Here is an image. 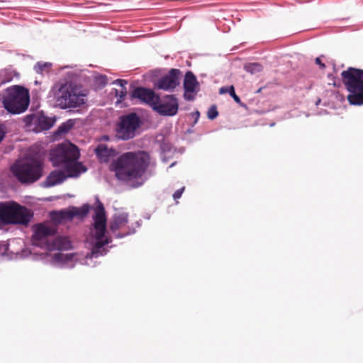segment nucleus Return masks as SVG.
Returning a JSON list of instances; mask_svg holds the SVG:
<instances>
[{"label": "nucleus", "mask_w": 363, "mask_h": 363, "mask_svg": "<svg viewBox=\"0 0 363 363\" xmlns=\"http://www.w3.org/2000/svg\"><path fill=\"white\" fill-rule=\"evenodd\" d=\"M150 162V155L145 151L128 152L119 156L111 167L118 179L130 182L141 179Z\"/></svg>", "instance_id": "1"}, {"label": "nucleus", "mask_w": 363, "mask_h": 363, "mask_svg": "<svg viewBox=\"0 0 363 363\" xmlns=\"http://www.w3.org/2000/svg\"><path fill=\"white\" fill-rule=\"evenodd\" d=\"M94 207V229L93 236L96 242L91 250V252L86 257V259L98 257L105 255L107 250L104 248L106 245L111 242V238L106 235V216L104 204L101 202L99 197H96Z\"/></svg>", "instance_id": "2"}, {"label": "nucleus", "mask_w": 363, "mask_h": 363, "mask_svg": "<svg viewBox=\"0 0 363 363\" xmlns=\"http://www.w3.org/2000/svg\"><path fill=\"white\" fill-rule=\"evenodd\" d=\"M51 91L56 106L62 109L77 108L86 101V94L72 83L57 84Z\"/></svg>", "instance_id": "3"}, {"label": "nucleus", "mask_w": 363, "mask_h": 363, "mask_svg": "<svg viewBox=\"0 0 363 363\" xmlns=\"http://www.w3.org/2000/svg\"><path fill=\"white\" fill-rule=\"evenodd\" d=\"M54 233L55 231L51 228L43 223L38 224L32 236V243L36 247L49 251L66 250L71 248L72 244L67 237L59 236L51 239L50 237Z\"/></svg>", "instance_id": "4"}, {"label": "nucleus", "mask_w": 363, "mask_h": 363, "mask_svg": "<svg viewBox=\"0 0 363 363\" xmlns=\"http://www.w3.org/2000/svg\"><path fill=\"white\" fill-rule=\"evenodd\" d=\"M4 108L11 114H21L25 112L30 104L28 89L14 85L6 88L2 97Z\"/></svg>", "instance_id": "5"}, {"label": "nucleus", "mask_w": 363, "mask_h": 363, "mask_svg": "<svg viewBox=\"0 0 363 363\" xmlns=\"http://www.w3.org/2000/svg\"><path fill=\"white\" fill-rule=\"evenodd\" d=\"M342 82L349 91L347 100L351 105H363V70L349 67L341 73Z\"/></svg>", "instance_id": "6"}, {"label": "nucleus", "mask_w": 363, "mask_h": 363, "mask_svg": "<svg viewBox=\"0 0 363 363\" xmlns=\"http://www.w3.org/2000/svg\"><path fill=\"white\" fill-rule=\"evenodd\" d=\"M43 164L40 160L30 157L20 163H15L11 169L13 175L21 183H33L43 174Z\"/></svg>", "instance_id": "7"}, {"label": "nucleus", "mask_w": 363, "mask_h": 363, "mask_svg": "<svg viewBox=\"0 0 363 363\" xmlns=\"http://www.w3.org/2000/svg\"><path fill=\"white\" fill-rule=\"evenodd\" d=\"M79 149L71 143L58 144L50 151V160L54 167H62L69 161L78 160Z\"/></svg>", "instance_id": "8"}, {"label": "nucleus", "mask_w": 363, "mask_h": 363, "mask_svg": "<svg viewBox=\"0 0 363 363\" xmlns=\"http://www.w3.org/2000/svg\"><path fill=\"white\" fill-rule=\"evenodd\" d=\"M4 224L27 225L33 216L30 210L16 202H4Z\"/></svg>", "instance_id": "9"}, {"label": "nucleus", "mask_w": 363, "mask_h": 363, "mask_svg": "<svg viewBox=\"0 0 363 363\" xmlns=\"http://www.w3.org/2000/svg\"><path fill=\"white\" fill-rule=\"evenodd\" d=\"M142 121L136 113L132 112L120 117L116 126V137L122 140H128L136 135Z\"/></svg>", "instance_id": "10"}, {"label": "nucleus", "mask_w": 363, "mask_h": 363, "mask_svg": "<svg viewBox=\"0 0 363 363\" xmlns=\"http://www.w3.org/2000/svg\"><path fill=\"white\" fill-rule=\"evenodd\" d=\"M160 116H174L179 110V101L174 95L159 96V99L155 104L152 108Z\"/></svg>", "instance_id": "11"}, {"label": "nucleus", "mask_w": 363, "mask_h": 363, "mask_svg": "<svg viewBox=\"0 0 363 363\" xmlns=\"http://www.w3.org/2000/svg\"><path fill=\"white\" fill-rule=\"evenodd\" d=\"M128 223V213H116L113 216L112 220L110 223L109 228L110 230L115 234V237L116 238H123L127 235H131L135 233V230L133 228H130V226H128V230L124 233H116V231L122 229Z\"/></svg>", "instance_id": "12"}, {"label": "nucleus", "mask_w": 363, "mask_h": 363, "mask_svg": "<svg viewBox=\"0 0 363 363\" xmlns=\"http://www.w3.org/2000/svg\"><path fill=\"white\" fill-rule=\"evenodd\" d=\"M181 71L177 69H172L168 74L161 77L157 83L159 89L170 91L174 89L179 84Z\"/></svg>", "instance_id": "13"}, {"label": "nucleus", "mask_w": 363, "mask_h": 363, "mask_svg": "<svg viewBox=\"0 0 363 363\" xmlns=\"http://www.w3.org/2000/svg\"><path fill=\"white\" fill-rule=\"evenodd\" d=\"M131 97L138 99L141 104H147L152 108L159 99V95L156 94L152 89L140 86L134 89L131 92Z\"/></svg>", "instance_id": "14"}, {"label": "nucleus", "mask_w": 363, "mask_h": 363, "mask_svg": "<svg viewBox=\"0 0 363 363\" xmlns=\"http://www.w3.org/2000/svg\"><path fill=\"white\" fill-rule=\"evenodd\" d=\"M98 160L101 163H107L118 155V151L113 147H108L106 145L100 143L94 150Z\"/></svg>", "instance_id": "15"}, {"label": "nucleus", "mask_w": 363, "mask_h": 363, "mask_svg": "<svg viewBox=\"0 0 363 363\" xmlns=\"http://www.w3.org/2000/svg\"><path fill=\"white\" fill-rule=\"evenodd\" d=\"M74 254H64L62 252L55 253L52 258V263L57 267L62 268H73L74 263Z\"/></svg>", "instance_id": "16"}, {"label": "nucleus", "mask_w": 363, "mask_h": 363, "mask_svg": "<svg viewBox=\"0 0 363 363\" xmlns=\"http://www.w3.org/2000/svg\"><path fill=\"white\" fill-rule=\"evenodd\" d=\"M67 179L66 173L63 170L55 169L52 171L43 182L42 186L50 188L63 183Z\"/></svg>", "instance_id": "17"}, {"label": "nucleus", "mask_w": 363, "mask_h": 363, "mask_svg": "<svg viewBox=\"0 0 363 363\" xmlns=\"http://www.w3.org/2000/svg\"><path fill=\"white\" fill-rule=\"evenodd\" d=\"M65 168L64 172L66 173L67 178H77L79 177L82 173L86 171V168L78 160L69 161L62 166Z\"/></svg>", "instance_id": "18"}, {"label": "nucleus", "mask_w": 363, "mask_h": 363, "mask_svg": "<svg viewBox=\"0 0 363 363\" xmlns=\"http://www.w3.org/2000/svg\"><path fill=\"white\" fill-rule=\"evenodd\" d=\"M55 121L51 118L45 116L43 113L36 114L35 125L37 131L48 130L51 128Z\"/></svg>", "instance_id": "19"}, {"label": "nucleus", "mask_w": 363, "mask_h": 363, "mask_svg": "<svg viewBox=\"0 0 363 363\" xmlns=\"http://www.w3.org/2000/svg\"><path fill=\"white\" fill-rule=\"evenodd\" d=\"M199 84L196 76L189 71L186 73L184 79V89L186 92H197Z\"/></svg>", "instance_id": "20"}, {"label": "nucleus", "mask_w": 363, "mask_h": 363, "mask_svg": "<svg viewBox=\"0 0 363 363\" xmlns=\"http://www.w3.org/2000/svg\"><path fill=\"white\" fill-rule=\"evenodd\" d=\"M51 218L53 221L62 223L66 221L72 220L74 218V214L70 209L62 210L60 211H52L50 213Z\"/></svg>", "instance_id": "21"}, {"label": "nucleus", "mask_w": 363, "mask_h": 363, "mask_svg": "<svg viewBox=\"0 0 363 363\" xmlns=\"http://www.w3.org/2000/svg\"><path fill=\"white\" fill-rule=\"evenodd\" d=\"M74 119H68L59 125L55 132V134L57 135H61L62 134L67 133L74 126Z\"/></svg>", "instance_id": "22"}, {"label": "nucleus", "mask_w": 363, "mask_h": 363, "mask_svg": "<svg viewBox=\"0 0 363 363\" xmlns=\"http://www.w3.org/2000/svg\"><path fill=\"white\" fill-rule=\"evenodd\" d=\"M52 66V65L50 62H38L34 66V70L38 74H43L48 73Z\"/></svg>", "instance_id": "23"}, {"label": "nucleus", "mask_w": 363, "mask_h": 363, "mask_svg": "<svg viewBox=\"0 0 363 363\" xmlns=\"http://www.w3.org/2000/svg\"><path fill=\"white\" fill-rule=\"evenodd\" d=\"M225 93H228L231 94V97L234 99V101L240 105H242L241 100L240 97L235 94V89L233 86H222L219 89V94H223Z\"/></svg>", "instance_id": "24"}, {"label": "nucleus", "mask_w": 363, "mask_h": 363, "mask_svg": "<svg viewBox=\"0 0 363 363\" xmlns=\"http://www.w3.org/2000/svg\"><path fill=\"white\" fill-rule=\"evenodd\" d=\"M74 217L83 218L86 216L89 211V206L88 204H84L81 208L72 207L71 208Z\"/></svg>", "instance_id": "25"}, {"label": "nucleus", "mask_w": 363, "mask_h": 363, "mask_svg": "<svg viewBox=\"0 0 363 363\" xmlns=\"http://www.w3.org/2000/svg\"><path fill=\"white\" fill-rule=\"evenodd\" d=\"M160 150L162 152V155H161L162 160L164 162H167L168 160L165 155L171 154L173 152L172 147L169 143L163 142L160 144Z\"/></svg>", "instance_id": "26"}, {"label": "nucleus", "mask_w": 363, "mask_h": 363, "mask_svg": "<svg viewBox=\"0 0 363 363\" xmlns=\"http://www.w3.org/2000/svg\"><path fill=\"white\" fill-rule=\"evenodd\" d=\"M244 69L246 72L251 74H255L259 72L262 69V66L259 63H249L245 65Z\"/></svg>", "instance_id": "27"}, {"label": "nucleus", "mask_w": 363, "mask_h": 363, "mask_svg": "<svg viewBox=\"0 0 363 363\" xmlns=\"http://www.w3.org/2000/svg\"><path fill=\"white\" fill-rule=\"evenodd\" d=\"M218 116V111L216 105H212L208 110L207 116L208 119L213 120Z\"/></svg>", "instance_id": "28"}, {"label": "nucleus", "mask_w": 363, "mask_h": 363, "mask_svg": "<svg viewBox=\"0 0 363 363\" xmlns=\"http://www.w3.org/2000/svg\"><path fill=\"white\" fill-rule=\"evenodd\" d=\"M126 94H127L126 88L121 89V90H120V91L116 89V96L119 98L118 101H121L122 100H123L126 96Z\"/></svg>", "instance_id": "29"}, {"label": "nucleus", "mask_w": 363, "mask_h": 363, "mask_svg": "<svg viewBox=\"0 0 363 363\" xmlns=\"http://www.w3.org/2000/svg\"><path fill=\"white\" fill-rule=\"evenodd\" d=\"M36 114H30L26 116L25 121L27 124H35Z\"/></svg>", "instance_id": "30"}, {"label": "nucleus", "mask_w": 363, "mask_h": 363, "mask_svg": "<svg viewBox=\"0 0 363 363\" xmlns=\"http://www.w3.org/2000/svg\"><path fill=\"white\" fill-rule=\"evenodd\" d=\"M97 80L102 86H105L108 84V78L106 75H100Z\"/></svg>", "instance_id": "31"}, {"label": "nucleus", "mask_w": 363, "mask_h": 363, "mask_svg": "<svg viewBox=\"0 0 363 363\" xmlns=\"http://www.w3.org/2000/svg\"><path fill=\"white\" fill-rule=\"evenodd\" d=\"M113 84H118L121 86V89L125 88V85L128 84V82L125 79H118L113 82Z\"/></svg>", "instance_id": "32"}, {"label": "nucleus", "mask_w": 363, "mask_h": 363, "mask_svg": "<svg viewBox=\"0 0 363 363\" xmlns=\"http://www.w3.org/2000/svg\"><path fill=\"white\" fill-rule=\"evenodd\" d=\"M184 189H185V187H184V186H183V187H182V188H180V189H177V190L174 193V194H173V198H174V199L177 200V199H179V198L182 196V194H183V192H184Z\"/></svg>", "instance_id": "33"}, {"label": "nucleus", "mask_w": 363, "mask_h": 363, "mask_svg": "<svg viewBox=\"0 0 363 363\" xmlns=\"http://www.w3.org/2000/svg\"><path fill=\"white\" fill-rule=\"evenodd\" d=\"M4 202H0V223L3 224H4Z\"/></svg>", "instance_id": "34"}, {"label": "nucleus", "mask_w": 363, "mask_h": 363, "mask_svg": "<svg viewBox=\"0 0 363 363\" xmlns=\"http://www.w3.org/2000/svg\"><path fill=\"white\" fill-rule=\"evenodd\" d=\"M6 133V128L4 124H0V143L4 138Z\"/></svg>", "instance_id": "35"}, {"label": "nucleus", "mask_w": 363, "mask_h": 363, "mask_svg": "<svg viewBox=\"0 0 363 363\" xmlns=\"http://www.w3.org/2000/svg\"><path fill=\"white\" fill-rule=\"evenodd\" d=\"M193 92H186L184 94V98L186 101H193L194 99V95L192 94Z\"/></svg>", "instance_id": "36"}, {"label": "nucleus", "mask_w": 363, "mask_h": 363, "mask_svg": "<svg viewBox=\"0 0 363 363\" xmlns=\"http://www.w3.org/2000/svg\"><path fill=\"white\" fill-rule=\"evenodd\" d=\"M315 63L320 66V69H324L325 67V64L321 62L320 57H317L315 59Z\"/></svg>", "instance_id": "37"}, {"label": "nucleus", "mask_w": 363, "mask_h": 363, "mask_svg": "<svg viewBox=\"0 0 363 363\" xmlns=\"http://www.w3.org/2000/svg\"><path fill=\"white\" fill-rule=\"evenodd\" d=\"M192 116L195 118L194 123H196L199 118L200 113L198 111H196L194 113H192Z\"/></svg>", "instance_id": "38"}, {"label": "nucleus", "mask_w": 363, "mask_h": 363, "mask_svg": "<svg viewBox=\"0 0 363 363\" xmlns=\"http://www.w3.org/2000/svg\"><path fill=\"white\" fill-rule=\"evenodd\" d=\"M143 184V182H137L136 184H134L133 186L134 187H138L140 186H141L142 184Z\"/></svg>", "instance_id": "39"}, {"label": "nucleus", "mask_w": 363, "mask_h": 363, "mask_svg": "<svg viewBox=\"0 0 363 363\" xmlns=\"http://www.w3.org/2000/svg\"><path fill=\"white\" fill-rule=\"evenodd\" d=\"M320 101H321V100H320V99H318L316 101V102H315V105H316V106H318V105L320 104Z\"/></svg>", "instance_id": "40"}, {"label": "nucleus", "mask_w": 363, "mask_h": 363, "mask_svg": "<svg viewBox=\"0 0 363 363\" xmlns=\"http://www.w3.org/2000/svg\"><path fill=\"white\" fill-rule=\"evenodd\" d=\"M11 79L10 78V79H8L5 80L4 82H11Z\"/></svg>", "instance_id": "41"}, {"label": "nucleus", "mask_w": 363, "mask_h": 363, "mask_svg": "<svg viewBox=\"0 0 363 363\" xmlns=\"http://www.w3.org/2000/svg\"><path fill=\"white\" fill-rule=\"evenodd\" d=\"M176 162H173L171 165H170V167H173L174 164H175Z\"/></svg>", "instance_id": "42"}, {"label": "nucleus", "mask_w": 363, "mask_h": 363, "mask_svg": "<svg viewBox=\"0 0 363 363\" xmlns=\"http://www.w3.org/2000/svg\"><path fill=\"white\" fill-rule=\"evenodd\" d=\"M136 223H137L138 226L140 225V223L139 222H137Z\"/></svg>", "instance_id": "43"}]
</instances>
